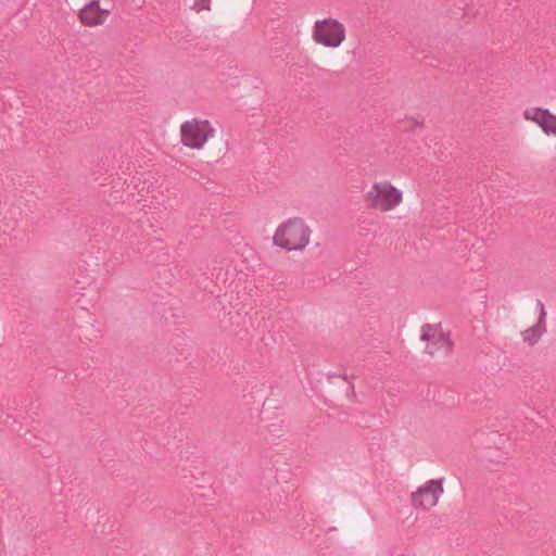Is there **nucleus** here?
I'll return each mask as SVG.
<instances>
[{"instance_id": "1", "label": "nucleus", "mask_w": 556, "mask_h": 556, "mask_svg": "<svg viewBox=\"0 0 556 556\" xmlns=\"http://www.w3.org/2000/svg\"><path fill=\"white\" fill-rule=\"evenodd\" d=\"M314 230L306 218L293 215L280 220L271 233V245L287 254L304 253L312 245Z\"/></svg>"}, {"instance_id": "2", "label": "nucleus", "mask_w": 556, "mask_h": 556, "mask_svg": "<svg viewBox=\"0 0 556 556\" xmlns=\"http://www.w3.org/2000/svg\"><path fill=\"white\" fill-rule=\"evenodd\" d=\"M404 200L403 191L390 179L380 178L371 181L364 194L367 207L380 214H387L399 207Z\"/></svg>"}, {"instance_id": "3", "label": "nucleus", "mask_w": 556, "mask_h": 556, "mask_svg": "<svg viewBox=\"0 0 556 556\" xmlns=\"http://www.w3.org/2000/svg\"><path fill=\"white\" fill-rule=\"evenodd\" d=\"M216 134L214 124L201 116L186 118L179 125V142L192 151H203Z\"/></svg>"}, {"instance_id": "4", "label": "nucleus", "mask_w": 556, "mask_h": 556, "mask_svg": "<svg viewBox=\"0 0 556 556\" xmlns=\"http://www.w3.org/2000/svg\"><path fill=\"white\" fill-rule=\"evenodd\" d=\"M313 42L326 49H339L346 40V27L336 17L317 18L311 29Z\"/></svg>"}, {"instance_id": "5", "label": "nucleus", "mask_w": 556, "mask_h": 556, "mask_svg": "<svg viewBox=\"0 0 556 556\" xmlns=\"http://www.w3.org/2000/svg\"><path fill=\"white\" fill-rule=\"evenodd\" d=\"M424 351L430 356H446L452 349L448 333L439 323L426 324L420 329Z\"/></svg>"}, {"instance_id": "6", "label": "nucleus", "mask_w": 556, "mask_h": 556, "mask_svg": "<svg viewBox=\"0 0 556 556\" xmlns=\"http://www.w3.org/2000/svg\"><path fill=\"white\" fill-rule=\"evenodd\" d=\"M442 493V482L429 480L412 493L410 503L417 509L430 510L439 503Z\"/></svg>"}, {"instance_id": "7", "label": "nucleus", "mask_w": 556, "mask_h": 556, "mask_svg": "<svg viewBox=\"0 0 556 556\" xmlns=\"http://www.w3.org/2000/svg\"><path fill=\"white\" fill-rule=\"evenodd\" d=\"M527 122L536 124L546 136L556 137V115L546 109L530 108L523 111Z\"/></svg>"}, {"instance_id": "8", "label": "nucleus", "mask_w": 556, "mask_h": 556, "mask_svg": "<svg viewBox=\"0 0 556 556\" xmlns=\"http://www.w3.org/2000/svg\"><path fill=\"white\" fill-rule=\"evenodd\" d=\"M109 10L100 7L99 1L85 5L79 13L80 22L87 26L102 25L109 17Z\"/></svg>"}, {"instance_id": "9", "label": "nucleus", "mask_w": 556, "mask_h": 556, "mask_svg": "<svg viewBox=\"0 0 556 556\" xmlns=\"http://www.w3.org/2000/svg\"><path fill=\"white\" fill-rule=\"evenodd\" d=\"M544 331V326L541 323H539L523 332V339L525 341L533 344L539 340V338L543 334Z\"/></svg>"}, {"instance_id": "10", "label": "nucleus", "mask_w": 556, "mask_h": 556, "mask_svg": "<svg viewBox=\"0 0 556 556\" xmlns=\"http://www.w3.org/2000/svg\"><path fill=\"white\" fill-rule=\"evenodd\" d=\"M212 0H194V8L197 11L210 10Z\"/></svg>"}]
</instances>
